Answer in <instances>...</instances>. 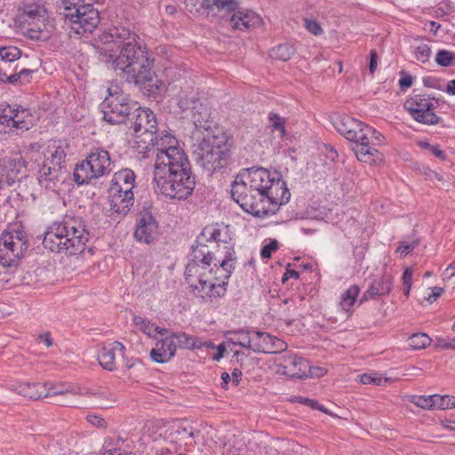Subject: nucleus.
<instances>
[{"label": "nucleus", "mask_w": 455, "mask_h": 455, "mask_svg": "<svg viewBox=\"0 0 455 455\" xmlns=\"http://www.w3.org/2000/svg\"><path fill=\"white\" fill-rule=\"evenodd\" d=\"M360 288L357 285L350 286L340 298L339 305L346 312H350L359 295Z\"/></svg>", "instance_id": "33"}, {"label": "nucleus", "mask_w": 455, "mask_h": 455, "mask_svg": "<svg viewBox=\"0 0 455 455\" xmlns=\"http://www.w3.org/2000/svg\"><path fill=\"white\" fill-rule=\"evenodd\" d=\"M12 108L7 106L0 109V132H6V129L10 132L14 131V126H12Z\"/></svg>", "instance_id": "35"}, {"label": "nucleus", "mask_w": 455, "mask_h": 455, "mask_svg": "<svg viewBox=\"0 0 455 455\" xmlns=\"http://www.w3.org/2000/svg\"><path fill=\"white\" fill-rule=\"evenodd\" d=\"M47 386L41 383L18 382L12 386L11 390L29 399L47 397Z\"/></svg>", "instance_id": "27"}, {"label": "nucleus", "mask_w": 455, "mask_h": 455, "mask_svg": "<svg viewBox=\"0 0 455 455\" xmlns=\"http://www.w3.org/2000/svg\"><path fill=\"white\" fill-rule=\"evenodd\" d=\"M32 70L21 68L20 71L10 75V76H6V81H8L9 84H14L18 81H20L21 84H25L29 82Z\"/></svg>", "instance_id": "43"}, {"label": "nucleus", "mask_w": 455, "mask_h": 455, "mask_svg": "<svg viewBox=\"0 0 455 455\" xmlns=\"http://www.w3.org/2000/svg\"><path fill=\"white\" fill-rule=\"evenodd\" d=\"M278 248V243L276 240H271L268 243L265 244L262 249L260 255L263 259H269L273 251Z\"/></svg>", "instance_id": "52"}, {"label": "nucleus", "mask_w": 455, "mask_h": 455, "mask_svg": "<svg viewBox=\"0 0 455 455\" xmlns=\"http://www.w3.org/2000/svg\"><path fill=\"white\" fill-rule=\"evenodd\" d=\"M100 54L102 60L120 70L123 77L142 88L153 92L161 89L164 83L155 79L152 72L153 61L140 45L139 36L125 28H114L99 37Z\"/></svg>", "instance_id": "2"}, {"label": "nucleus", "mask_w": 455, "mask_h": 455, "mask_svg": "<svg viewBox=\"0 0 455 455\" xmlns=\"http://www.w3.org/2000/svg\"><path fill=\"white\" fill-rule=\"evenodd\" d=\"M20 57V51L17 47L8 46V47H1L0 46V60L4 61H14Z\"/></svg>", "instance_id": "42"}, {"label": "nucleus", "mask_w": 455, "mask_h": 455, "mask_svg": "<svg viewBox=\"0 0 455 455\" xmlns=\"http://www.w3.org/2000/svg\"><path fill=\"white\" fill-rule=\"evenodd\" d=\"M455 279V262L451 263L443 272V280Z\"/></svg>", "instance_id": "56"}, {"label": "nucleus", "mask_w": 455, "mask_h": 455, "mask_svg": "<svg viewBox=\"0 0 455 455\" xmlns=\"http://www.w3.org/2000/svg\"><path fill=\"white\" fill-rule=\"evenodd\" d=\"M233 2L231 0H204V5L207 9L217 8L219 10L229 7Z\"/></svg>", "instance_id": "48"}, {"label": "nucleus", "mask_w": 455, "mask_h": 455, "mask_svg": "<svg viewBox=\"0 0 455 455\" xmlns=\"http://www.w3.org/2000/svg\"><path fill=\"white\" fill-rule=\"evenodd\" d=\"M173 93L178 108L183 111H188L189 108H195V104L200 98L198 88L195 86L194 82L180 79L178 84L174 86Z\"/></svg>", "instance_id": "19"}, {"label": "nucleus", "mask_w": 455, "mask_h": 455, "mask_svg": "<svg viewBox=\"0 0 455 455\" xmlns=\"http://www.w3.org/2000/svg\"><path fill=\"white\" fill-rule=\"evenodd\" d=\"M286 345L281 339L262 331H251V350L257 353H276Z\"/></svg>", "instance_id": "21"}, {"label": "nucleus", "mask_w": 455, "mask_h": 455, "mask_svg": "<svg viewBox=\"0 0 455 455\" xmlns=\"http://www.w3.org/2000/svg\"><path fill=\"white\" fill-rule=\"evenodd\" d=\"M28 249L26 235L22 230L4 231L0 235V262L11 266L20 259Z\"/></svg>", "instance_id": "15"}, {"label": "nucleus", "mask_w": 455, "mask_h": 455, "mask_svg": "<svg viewBox=\"0 0 455 455\" xmlns=\"http://www.w3.org/2000/svg\"><path fill=\"white\" fill-rule=\"evenodd\" d=\"M401 89L405 90L411 86L412 78L410 76H405L399 80Z\"/></svg>", "instance_id": "59"}, {"label": "nucleus", "mask_w": 455, "mask_h": 455, "mask_svg": "<svg viewBox=\"0 0 455 455\" xmlns=\"http://www.w3.org/2000/svg\"><path fill=\"white\" fill-rule=\"evenodd\" d=\"M133 323L138 327L140 331H141L148 337H154L155 333H159L161 335L168 333L167 329L160 328L153 322L140 315H135L133 317Z\"/></svg>", "instance_id": "31"}, {"label": "nucleus", "mask_w": 455, "mask_h": 455, "mask_svg": "<svg viewBox=\"0 0 455 455\" xmlns=\"http://www.w3.org/2000/svg\"><path fill=\"white\" fill-rule=\"evenodd\" d=\"M170 337H173V342L177 341V347L187 349H198L205 346L200 339L195 336L188 335L185 332L171 333Z\"/></svg>", "instance_id": "30"}, {"label": "nucleus", "mask_w": 455, "mask_h": 455, "mask_svg": "<svg viewBox=\"0 0 455 455\" xmlns=\"http://www.w3.org/2000/svg\"><path fill=\"white\" fill-rule=\"evenodd\" d=\"M410 402L424 410H434L435 395H411Z\"/></svg>", "instance_id": "38"}, {"label": "nucleus", "mask_w": 455, "mask_h": 455, "mask_svg": "<svg viewBox=\"0 0 455 455\" xmlns=\"http://www.w3.org/2000/svg\"><path fill=\"white\" fill-rule=\"evenodd\" d=\"M176 350L177 343L173 342V337L168 335L156 341L155 347L150 351V357L158 363H167L174 356Z\"/></svg>", "instance_id": "24"}, {"label": "nucleus", "mask_w": 455, "mask_h": 455, "mask_svg": "<svg viewBox=\"0 0 455 455\" xmlns=\"http://www.w3.org/2000/svg\"><path fill=\"white\" fill-rule=\"evenodd\" d=\"M102 108L104 120L109 124H117L125 121L132 108L129 100L116 89L115 92L109 91Z\"/></svg>", "instance_id": "17"}, {"label": "nucleus", "mask_w": 455, "mask_h": 455, "mask_svg": "<svg viewBox=\"0 0 455 455\" xmlns=\"http://www.w3.org/2000/svg\"><path fill=\"white\" fill-rule=\"evenodd\" d=\"M426 176L430 180H437L439 182L444 181L443 177L440 173L435 172L434 171H428L427 172H426Z\"/></svg>", "instance_id": "61"}, {"label": "nucleus", "mask_w": 455, "mask_h": 455, "mask_svg": "<svg viewBox=\"0 0 455 455\" xmlns=\"http://www.w3.org/2000/svg\"><path fill=\"white\" fill-rule=\"evenodd\" d=\"M89 241V233L77 219L55 222L44 234L43 243L53 252L76 256L83 253Z\"/></svg>", "instance_id": "6"}, {"label": "nucleus", "mask_w": 455, "mask_h": 455, "mask_svg": "<svg viewBox=\"0 0 455 455\" xmlns=\"http://www.w3.org/2000/svg\"><path fill=\"white\" fill-rule=\"evenodd\" d=\"M404 108L418 123L435 125L439 124L441 117L435 114L437 101L425 94L410 97L404 102Z\"/></svg>", "instance_id": "16"}, {"label": "nucleus", "mask_w": 455, "mask_h": 455, "mask_svg": "<svg viewBox=\"0 0 455 455\" xmlns=\"http://www.w3.org/2000/svg\"><path fill=\"white\" fill-rule=\"evenodd\" d=\"M333 124L336 130L353 143L352 149L358 161L369 165L384 163V155L376 148L380 134L374 128L348 116H338Z\"/></svg>", "instance_id": "4"}, {"label": "nucleus", "mask_w": 455, "mask_h": 455, "mask_svg": "<svg viewBox=\"0 0 455 455\" xmlns=\"http://www.w3.org/2000/svg\"><path fill=\"white\" fill-rule=\"evenodd\" d=\"M191 112V116L196 126L203 127L204 123H207L211 117V108L207 100L204 97L199 98L195 104V108L188 109Z\"/></svg>", "instance_id": "28"}, {"label": "nucleus", "mask_w": 455, "mask_h": 455, "mask_svg": "<svg viewBox=\"0 0 455 455\" xmlns=\"http://www.w3.org/2000/svg\"><path fill=\"white\" fill-rule=\"evenodd\" d=\"M435 346L442 349L455 350V338H437Z\"/></svg>", "instance_id": "51"}, {"label": "nucleus", "mask_w": 455, "mask_h": 455, "mask_svg": "<svg viewBox=\"0 0 455 455\" xmlns=\"http://www.w3.org/2000/svg\"><path fill=\"white\" fill-rule=\"evenodd\" d=\"M227 141L226 134L219 129L205 128L204 132H198L197 142L194 145L197 162L208 170L221 168L227 156Z\"/></svg>", "instance_id": "8"}, {"label": "nucleus", "mask_w": 455, "mask_h": 455, "mask_svg": "<svg viewBox=\"0 0 455 455\" xmlns=\"http://www.w3.org/2000/svg\"><path fill=\"white\" fill-rule=\"evenodd\" d=\"M402 279L403 286L412 285V270L411 268H406Z\"/></svg>", "instance_id": "58"}, {"label": "nucleus", "mask_w": 455, "mask_h": 455, "mask_svg": "<svg viewBox=\"0 0 455 455\" xmlns=\"http://www.w3.org/2000/svg\"><path fill=\"white\" fill-rule=\"evenodd\" d=\"M455 408V396L435 395L434 410H450Z\"/></svg>", "instance_id": "39"}, {"label": "nucleus", "mask_w": 455, "mask_h": 455, "mask_svg": "<svg viewBox=\"0 0 455 455\" xmlns=\"http://www.w3.org/2000/svg\"><path fill=\"white\" fill-rule=\"evenodd\" d=\"M418 244H419L418 241H414L411 243H401L400 245L396 249V252L400 253L402 256H405L411 251H412L416 246H418Z\"/></svg>", "instance_id": "53"}, {"label": "nucleus", "mask_w": 455, "mask_h": 455, "mask_svg": "<svg viewBox=\"0 0 455 455\" xmlns=\"http://www.w3.org/2000/svg\"><path fill=\"white\" fill-rule=\"evenodd\" d=\"M145 429L153 442L157 443V455H187L183 444H194L196 442L192 439L200 433L179 419L149 421Z\"/></svg>", "instance_id": "5"}, {"label": "nucleus", "mask_w": 455, "mask_h": 455, "mask_svg": "<svg viewBox=\"0 0 455 455\" xmlns=\"http://www.w3.org/2000/svg\"><path fill=\"white\" fill-rule=\"evenodd\" d=\"M124 346L115 341L104 346L98 354V361L100 366L108 371H114L116 365V357L124 355Z\"/></svg>", "instance_id": "23"}, {"label": "nucleus", "mask_w": 455, "mask_h": 455, "mask_svg": "<svg viewBox=\"0 0 455 455\" xmlns=\"http://www.w3.org/2000/svg\"><path fill=\"white\" fill-rule=\"evenodd\" d=\"M12 126L15 130L28 131L34 123V117L27 108H12Z\"/></svg>", "instance_id": "29"}, {"label": "nucleus", "mask_w": 455, "mask_h": 455, "mask_svg": "<svg viewBox=\"0 0 455 455\" xmlns=\"http://www.w3.org/2000/svg\"><path fill=\"white\" fill-rule=\"evenodd\" d=\"M429 150L436 157L441 158V159H444L445 158L444 152L440 148V147L438 145L431 146Z\"/></svg>", "instance_id": "62"}, {"label": "nucleus", "mask_w": 455, "mask_h": 455, "mask_svg": "<svg viewBox=\"0 0 455 455\" xmlns=\"http://www.w3.org/2000/svg\"><path fill=\"white\" fill-rule=\"evenodd\" d=\"M232 381L233 383L237 386L241 379H242V371L238 369H235L232 372Z\"/></svg>", "instance_id": "64"}, {"label": "nucleus", "mask_w": 455, "mask_h": 455, "mask_svg": "<svg viewBox=\"0 0 455 455\" xmlns=\"http://www.w3.org/2000/svg\"><path fill=\"white\" fill-rule=\"evenodd\" d=\"M430 53L431 49L427 44H422L417 47L415 57L419 61L425 63L428 60Z\"/></svg>", "instance_id": "49"}, {"label": "nucleus", "mask_w": 455, "mask_h": 455, "mask_svg": "<svg viewBox=\"0 0 455 455\" xmlns=\"http://www.w3.org/2000/svg\"><path fill=\"white\" fill-rule=\"evenodd\" d=\"M130 129L133 131V145L139 154L148 149L156 132V118L148 108H137L132 114Z\"/></svg>", "instance_id": "10"}, {"label": "nucleus", "mask_w": 455, "mask_h": 455, "mask_svg": "<svg viewBox=\"0 0 455 455\" xmlns=\"http://www.w3.org/2000/svg\"><path fill=\"white\" fill-rule=\"evenodd\" d=\"M102 455H133L132 452L124 451L120 449H110L103 451Z\"/></svg>", "instance_id": "60"}, {"label": "nucleus", "mask_w": 455, "mask_h": 455, "mask_svg": "<svg viewBox=\"0 0 455 455\" xmlns=\"http://www.w3.org/2000/svg\"><path fill=\"white\" fill-rule=\"evenodd\" d=\"M44 145H40L38 142H34V143L29 144L28 148V151L31 154L39 153L41 149H42V151L44 150Z\"/></svg>", "instance_id": "63"}, {"label": "nucleus", "mask_w": 455, "mask_h": 455, "mask_svg": "<svg viewBox=\"0 0 455 455\" xmlns=\"http://www.w3.org/2000/svg\"><path fill=\"white\" fill-rule=\"evenodd\" d=\"M309 362L295 355H283L275 364V372L291 378H306L308 375Z\"/></svg>", "instance_id": "18"}, {"label": "nucleus", "mask_w": 455, "mask_h": 455, "mask_svg": "<svg viewBox=\"0 0 455 455\" xmlns=\"http://www.w3.org/2000/svg\"><path fill=\"white\" fill-rule=\"evenodd\" d=\"M44 386H47V397L52 395H65L68 393L75 394L74 388L71 386L66 387L63 384L55 385L51 382L44 383Z\"/></svg>", "instance_id": "41"}, {"label": "nucleus", "mask_w": 455, "mask_h": 455, "mask_svg": "<svg viewBox=\"0 0 455 455\" xmlns=\"http://www.w3.org/2000/svg\"><path fill=\"white\" fill-rule=\"evenodd\" d=\"M327 369L322 366H311L309 364L308 374L311 377L322 378L327 374Z\"/></svg>", "instance_id": "54"}, {"label": "nucleus", "mask_w": 455, "mask_h": 455, "mask_svg": "<svg viewBox=\"0 0 455 455\" xmlns=\"http://www.w3.org/2000/svg\"><path fill=\"white\" fill-rule=\"evenodd\" d=\"M306 29L312 35L318 36L323 35V29L320 23L315 19L305 18L303 20Z\"/></svg>", "instance_id": "44"}, {"label": "nucleus", "mask_w": 455, "mask_h": 455, "mask_svg": "<svg viewBox=\"0 0 455 455\" xmlns=\"http://www.w3.org/2000/svg\"><path fill=\"white\" fill-rule=\"evenodd\" d=\"M292 401H297L300 403H303V404H306V405H308L310 406L311 408L313 409H316L323 413H326V414H329V415H332L326 408H324L323 405H320L317 401L315 400H312V399H308V398H304V397H296L295 399H292Z\"/></svg>", "instance_id": "47"}, {"label": "nucleus", "mask_w": 455, "mask_h": 455, "mask_svg": "<svg viewBox=\"0 0 455 455\" xmlns=\"http://www.w3.org/2000/svg\"><path fill=\"white\" fill-rule=\"evenodd\" d=\"M293 54L294 48L288 44H280L271 50V57L282 61L289 60Z\"/></svg>", "instance_id": "36"}, {"label": "nucleus", "mask_w": 455, "mask_h": 455, "mask_svg": "<svg viewBox=\"0 0 455 455\" xmlns=\"http://www.w3.org/2000/svg\"><path fill=\"white\" fill-rule=\"evenodd\" d=\"M28 25L27 34L28 37L35 40L48 39L54 29L52 20L49 18L48 12H44V17H32L26 19Z\"/></svg>", "instance_id": "22"}, {"label": "nucleus", "mask_w": 455, "mask_h": 455, "mask_svg": "<svg viewBox=\"0 0 455 455\" xmlns=\"http://www.w3.org/2000/svg\"><path fill=\"white\" fill-rule=\"evenodd\" d=\"M392 284L393 278L389 275H383L374 279L368 290L363 293L362 300H369L388 295L392 290Z\"/></svg>", "instance_id": "26"}, {"label": "nucleus", "mask_w": 455, "mask_h": 455, "mask_svg": "<svg viewBox=\"0 0 455 455\" xmlns=\"http://www.w3.org/2000/svg\"><path fill=\"white\" fill-rule=\"evenodd\" d=\"M443 292V289L442 287H433L431 288V293L425 298V299L429 302H435Z\"/></svg>", "instance_id": "55"}, {"label": "nucleus", "mask_w": 455, "mask_h": 455, "mask_svg": "<svg viewBox=\"0 0 455 455\" xmlns=\"http://www.w3.org/2000/svg\"><path fill=\"white\" fill-rule=\"evenodd\" d=\"M44 160L40 168V180L50 182L60 180L64 173L66 151L64 144L60 140H49L44 144Z\"/></svg>", "instance_id": "13"}, {"label": "nucleus", "mask_w": 455, "mask_h": 455, "mask_svg": "<svg viewBox=\"0 0 455 455\" xmlns=\"http://www.w3.org/2000/svg\"><path fill=\"white\" fill-rule=\"evenodd\" d=\"M453 59L454 54L451 52L442 50L437 52L435 61L440 66L448 67L451 64Z\"/></svg>", "instance_id": "46"}, {"label": "nucleus", "mask_w": 455, "mask_h": 455, "mask_svg": "<svg viewBox=\"0 0 455 455\" xmlns=\"http://www.w3.org/2000/svg\"><path fill=\"white\" fill-rule=\"evenodd\" d=\"M231 196L245 212L257 217L274 215L291 198L281 173L263 167L242 170L233 181Z\"/></svg>", "instance_id": "3"}, {"label": "nucleus", "mask_w": 455, "mask_h": 455, "mask_svg": "<svg viewBox=\"0 0 455 455\" xmlns=\"http://www.w3.org/2000/svg\"><path fill=\"white\" fill-rule=\"evenodd\" d=\"M153 183L155 188L165 197L177 200L187 199L192 195L196 187L189 160L154 168Z\"/></svg>", "instance_id": "7"}, {"label": "nucleus", "mask_w": 455, "mask_h": 455, "mask_svg": "<svg viewBox=\"0 0 455 455\" xmlns=\"http://www.w3.org/2000/svg\"><path fill=\"white\" fill-rule=\"evenodd\" d=\"M46 12L41 0H25L23 3L22 15L25 21L32 17H44Z\"/></svg>", "instance_id": "32"}, {"label": "nucleus", "mask_w": 455, "mask_h": 455, "mask_svg": "<svg viewBox=\"0 0 455 455\" xmlns=\"http://www.w3.org/2000/svg\"><path fill=\"white\" fill-rule=\"evenodd\" d=\"M86 419L91 425L100 429H106L108 427L106 419L100 415L89 414L87 415Z\"/></svg>", "instance_id": "50"}, {"label": "nucleus", "mask_w": 455, "mask_h": 455, "mask_svg": "<svg viewBox=\"0 0 455 455\" xmlns=\"http://www.w3.org/2000/svg\"><path fill=\"white\" fill-rule=\"evenodd\" d=\"M232 28L249 30L263 25L262 18L253 12H237L229 19Z\"/></svg>", "instance_id": "25"}, {"label": "nucleus", "mask_w": 455, "mask_h": 455, "mask_svg": "<svg viewBox=\"0 0 455 455\" xmlns=\"http://www.w3.org/2000/svg\"><path fill=\"white\" fill-rule=\"evenodd\" d=\"M111 159L108 151L96 148L80 164L76 165L74 172V180L78 185L108 175L111 169Z\"/></svg>", "instance_id": "12"}, {"label": "nucleus", "mask_w": 455, "mask_h": 455, "mask_svg": "<svg viewBox=\"0 0 455 455\" xmlns=\"http://www.w3.org/2000/svg\"><path fill=\"white\" fill-rule=\"evenodd\" d=\"M377 60H378V54H377L376 51H374V50L371 51L369 69L371 74H373L377 68Z\"/></svg>", "instance_id": "57"}, {"label": "nucleus", "mask_w": 455, "mask_h": 455, "mask_svg": "<svg viewBox=\"0 0 455 455\" xmlns=\"http://www.w3.org/2000/svg\"><path fill=\"white\" fill-rule=\"evenodd\" d=\"M431 343V339L425 333H416L409 338V346L414 350H420Z\"/></svg>", "instance_id": "37"}, {"label": "nucleus", "mask_w": 455, "mask_h": 455, "mask_svg": "<svg viewBox=\"0 0 455 455\" xmlns=\"http://www.w3.org/2000/svg\"><path fill=\"white\" fill-rule=\"evenodd\" d=\"M64 17L69 20L71 28L76 33L92 32L100 23V12L91 3L72 2L62 3Z\"/></svg>", "instance_id": "11"}, {"label": "nucleus", "mask_w": 455, "mask_h": 455, "mask_svg": "<svg viewBox=\"0 0 455 455\" xmlns=\"http://www.w3.org/2000/svg\"><path fill=\"white\" fill-rule=\"evenodd\" d=\"M150 145L155 148L154 168L188 159L177 138L169 132H164L157 135L155 133Z\"/></svg>", "instance_id": "14"}, {"label": "nucleus", "mask_w": 455, "mask_h": 455, "mask_svg": "<svg viewBox=\"0 0 455 455\" xmlns=\"http://www.w3.org/2000/svg\"><path fill=\"white\" fill-rule=\"evenodd\" d=\"M135 174L131 169L116 172L109 188L111 209L120 214H126L134 202L133 188Z\"/></svg>", "instance_id": "9"}, {"label": "nucleus", "mask_w": 455, "mask_h": 455, "mask_svg": "<svg viewBox=\"0 0 455 455\" xmlns=\"http://www.w3.org/2000/svg\"><path fill=\"white\" fill-rule=\"evenodd\" d=\"M359 381L363 385L386 386L391 379L377 372L364 373L358 376Z\"/></svg>", "instance_id": "34"}, {"label": "nucleus", "mask_w": 455, "mask_h": 455, "mask_svg": "<svg viewBox=\"0 0 455 455\" xmlns=\"http://www.w3.org/2000/svg\"><path fill=\"white\" fill-rule=\"evenodd\" d=\"M199 239L222 244H219L215 253L202 244L193 249V258L185 270L186 282L203 299L221 298L227 292L228 280L236 262L229 228L219 223L206 226Z\"/></svg>", "instance_id": "1"}, {"label": "nucleus", "mask_w": 455, "mask_h": 455, "mask_svg": "<svg viewBox=\"0 0 455 455\" xmlns=\"http://www.w3.org/2000/svg\"><path fill=\"white\" fill-rule=\"evenodd\" d=\"M269 122L273 130L279 131L283 136L285 134L284 119L278 114L270 113L268 116Z\"/></svg>", "instance_id": "45"}, {"label": "nucleus", "mask_w": 455, "mask_h": 455, "mask_svg": "<svg viewBox=\"0 0 455 455\" xmlns=\"http://www.w3.org/2000/svg\"><path fill=\"white\" fill-rule=\"evenodd\" d=\"M228 340L234 345L251 349V331H239L234 333Z\"/></svg>", "instance_id": "40"}, {"label": "nucleus", "mask_w": 455, "mask_h": 455, "mask_svg": "<svg viewBox=\"0 0 455 455\" xmlns=\"http://www.w3.org/2000/svg\"><path fill=\"white\" fill-rule=\"evenodd\" d=\"M157 235L158 224L156 220L150 212L142 211L134 231L135 238L140 242L150 243L156 239Z\"/></svg>", "instance_id": "20"}]
</instances>
